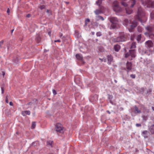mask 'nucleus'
I'll return each mask as SVG.
<instances>
[{
	"mask_svg": "<svg viewBox=\"0 0 154 154\" xmlns=\"http://www.w3.org/2000/svg\"><path fill=\"white\" fill-rule=\"evenodd\" d=\"M139 32H141L142 31V29L140 27H138L137 28Z\"/></svg>",
	"mask_w": 154,
	"mask_h": 154,
	"instance_id": "nucleus-32",
	"label": "nucleus"
},
{
	"mask_svg": "<svg viewBox=\"0 0 154 154\" xmlns=\"http://www.w3.org/2000/svg\"><path fill=\"white\" fill-rule=\"evenodd\" d=\"M122 4V5H123L125 7L127 6V4L124 2H121Z\"/></svg>",
	"mask_w": 154,
	"mask_h": 154,
	"instance_id": "nucleus-30",
	"label": "nucleus"
},
{
	"mask_svg": "<svg viewBox=\"0 0 154 154\" xmlns=\"http://www.w3.org/2000/svg\"><path fill=\"white\" fill-rule=\"evenodd\" d=\"M126 40V37L125 34L124 32L120 33L119 36L116 38L112 39L114 42H121L125 41Z\"/></svg>",
	"mask_w": 154,
	"mask_h": 154,
	"instance_id": "nucleus-2",
	"label": "nucleus"
},
{
	"mask_svg": "<svg viewBox=\"0 0 154 154\" xmlns=\"http://www.w3.org/2000/svg\"><path fill=\"white\" fill-rule=\"evenodd\" d=\"M109 20L111 23V25L110 28L111 29H115L117 28L118 25V20L115 17H110L109 18Z\"/></svg>",
	"mask_w": 154,
	"mask_h": 154,
	"instance_id": "nucleus-4",
	"label": "nucleus"
},
{
	"mask_svg": "<svg viewBox=\"0 0 154 154\" xmlns=\"http://www.w3.org/2000/svg\"><path fill=\"white\" fill-rule=\"evenodd\" d=\"M135 0H131V2H130V4H131L130 6L131 7H133L135 4Z\"/></svg>",
	"mask_w": 154,
	"mask_h": 154,
	"instance_id": "nucleus-23",
	"label": "nucleus"
},
{
	"mask_svg": "<svg viewBox=\"0 0 154 154\" xmlns=\"http://www.w3.org/2000/svg\"><path fill=\"white\" fill-rule=\"evenodd\" d=\"M152 109L153 110H154V107H152Z\"/></svg>",
	"mask_w": 154,
	"mask_h": 154,
	"instance_id": "nucleus-55",
	"label": "nucleus"
},
{
	"mask_svg": "<svg viewBox=\"0 0 154 154\" xmlns=\"http://www.w3.org/2000/svg\"><path fill=\"white\" fill-rule=\"evenodd\" d=\"M102 0H98L96 2V3L97 5H99L100 6H100H101L100 5L102 3Z\"/></svg>",
	"mask_w": 154,
	"mask_h": 154,
	"instance_id": "nucleus-25",
	"label": "nucleus"
},
{
	"mask_svg": "<svg viewBox=\"0 0 154 154\" xmlns=\"http://www.w3.org/2000/svg\"><path fill=\"white\" fill-rule=\"evenodd\" d=\"M104 8L102 6H100L99 9H97L94 11V13L97 15H98L99 14L102 13V11Z\"/></svg>",
	"mask_w": 154,
	"mask_h": 154,
	"instance_id": "nucleus-9",
	"label": "nucleus"
},
{
	"mask_svg": "<svg viewBox=\"0 0 154 154\" xmlns=\"http://www.w3.org/2000/svg\"><path fill=\"white\" fill-rule=\"evenodd\" d=\"M112 7L114 11L116 12H119L122 11V9L119 6V3L116 1L113 2Z\"/></svg>",
	"mask_w": 154,
	"mask_h": 154,
	"instance_id": "nucleus-5",
	"label": "nucleus"
},
{
	"mask_svg": "<svg viewBox=\"0 0 154 154\" xmlns=\"http://www.w3.org/2000/svg\"><path fill=\"white\" fill-rule=\"evenodd\" d=\"M105 61H106V60L104 59V62H105Z\"/></svg>",
	"mask_w": 154,
	"mask_h": 154,
	"instance_id": "nucleus-58",
	"label": "nucleus"
},
{
	"mask_svg": "<svg viewBox=\"0 0 154 154\" xmlns=\"http://www.w3.org/2000/svg\"><path fill=\"white\" fill-rule=\"evenodd\" d=\"M99 59L101 60V62H102L103 61V59H102L100 58Z\"/></svg>",
	"mask_w": 154,
	"mask_h": 154,
	"instance_id": "nucleus-49",
	"label": "nucleus"
},
{
	"mask_svg": "<svg viewBox=\"0 0 154 154\" xmlns=\"http://www.w3.org/2000/svg\"><path fill=\"white\" fill-rule=\"evenodd\" d=\"M53 93L54 95H56L57 94L56 91L54 90H53Z\"/></svg>",
	"mask_w": 154,
	"mask_h": 154,
	"instance_id": "nucleus-41",
	"label": "nucleus"
},
{
	"mask_svg": "<svg viewBox=\"0 0 154 154\" xmlns=\"http://www.w3.org/2000/svg\"><path fill=\"white\" fill-rule=\"evenodd\" d=\"M96 20L97 21L99 20H101L102 21H103L104 20V18L101 16L99 15H96Z\"/></svg>",
	"mask_w": 154,
	"mask_h": 154,
	"instance_id": "nucleus-20",
	"label": "nucleus"
},
{
	"mask_svg": "<svg viewBox=\"0 0 154 154\" xmlns=\"http://www.w3.org/2000/svg\"><path fill=\"white\" fill-rule=\"evenodd\" d=\"M9 104L11 106H13V103L12 102H10L9 103Z\"/></svg>",
	"mask_w": 154,
	"mask_h": 154,
	"instance_id": "nucleus-46",
	"label": "nucleus"
},
{
	"mask_svg": "<svg viewBox=\"0 0 154 154\" xmlns=\"http://www.w3.org/2000/svg\"><path fill=\"white\" fill-rule=\"evenodd\" d=\"M107 112L109 114H110V112H109V111H107Z\"/></svg>",
	"mask_w": 154,
	"mask_h": 154,
	"instance_id": "nucleus-52",
	"label": "nucleus"
},
{
	"mask_svg": "<svg viewBox=\"0 0 154 154\" xmlns=\"http://www.w3.org/2000/svg\"><path fill=\"white\" fill-rule=\"evenodd\" d=\"M31 16V15L30 14H28L26 16V17L28 18H29Z\"/></svg>",
	"mask_w": 154,
	"mask_h": 154,
	"instance_id": "nucleus-42",
	"label": "nucleus"
},
{
	"mask_svg": "<svg viewBox=\"0 0 154 154\" xmlns=\"http://www.w3.org/2000/svg\"><path fill=\"white\" fill-rule=\"evenodd\" d=\"M135 53L134 50H130L128 52L125 54V57H127L131 56L132 58H134L135 57Z\"/></svg>",
	"mask_w": 154,
	"mask_h": 154,
	"instance_id": "nucleus-7",
	"label": "nucleus"
},
{
	"mask_svg": "<svg viewBox=\"0 0 154 154\" xmlns=\"http://www.w3.org/2000/svg\"><path fill=\"white\" fill-rule=\"evenodd\" d=\"M2 75H3V76H4L5 74V73L4 72H2Z\"/></svg>",
	"mask_w": 154,
	"mask_h": 154,
	"instance_id": "nucleus-48",
	"label": "nucleus"
},
{
	"mask_svg": "<svg viewBox=\"0 0 154 154\" xmlns=\"http://www.w3.org/2000/svg\"><path fill=\"white\" fill-rule=\"evenodd\" d=\"M7 12L8 13V14H9V13H10V10H9V8L7 10Z\"/></svg>",
	"mask_w": 154,
	"mask_h": 154,
	"instance_id": "nucleus-44",
	"label": "nucleus"
},
{
	"mask_svg": "<svg viewBox=\"0 0 154 154\" xmlns=\"http://www.w3.org/2000/svg\"><path fill=\"white\" fill-rule=\"evenodd\" d=\"M45 6L44 5H42L39 6V8H40L41 10H42L45 8Z\"/></svg>",
	"mask_w": 154,
	"mask_h": 154,
	"instance_id": "nucleus-31",
	"label": "nucleus"
},
{
	"mask_svg": "<svg viewBox=\"0 0 154 154\" xmlns=\"http://www.w3.org/2000/svg\"><path fill=\"white\" fill-rule=\"evenodd\" d=\"M48 34L50 36H51V32H48Z\"/></svg>",
	"mask_w": 154,
	"mask_h": 154,
	"instance_id": "nucleus-47",
	"label": "nucleus"
},
{
	"mask_svg": "<svg viewBox=\"0 0 154 154\" xmlns=\"http://www.w3.org/2000/svg\"><path fill=\"white\" fill-rule=\"evenodd\" d=\"M1 90H2V94H3L4 93V89L2 87L1 88Z\"/></svg>",
	"mask_w": 154,
	"mask_h": 154,
	"instance_id": "nucleus-40",
	"label": "nucleus"
},
{
	"mask_svg": "<svg viewBox=\"0 0 154 154\" xmlns=\"http://www.w3.org/2000/svg\"><path fill=\"white\" fill-rule=\"evenodd\" d=\"M145 53L148 55H150L151 54V52L149 50H147L145 52Z\"/></svg>",
	"mask_w": 154,
	"mask_h": 154,
	"instance_id": "nucleus-26",
	"label": "nucleus"
},
{
	"mask_svg": "<svg viewBox=\"0 0 154 154\" xmlns=\"http://www.w3.org/2000/svg\"><path fill=\"white\" fill-rule=\"evenodd\" d=\"M153 44L152 42L150 40L146 41L145 42V47L147 49H149L153 47Z\"/></svg>",
	"mask_w": 154,
	"mask_h": 154,
	"instance_id": "nucleus-8",
	"label": "nucleus"
},
{
	"mask_svg": "<svg viewBox=\"0 0 154 154\" xmlns=\"http://www.w3.org/2000/svg\"><path fill=\"white\" fill-rule=\"evenodd\" d=\"M132 64L131 63L128 62L126 64V68L127 69L129 70H130L132 68Z\"/></svg>",
	"mask_w": 154,
	"mask_h": 154,
	"instance_id": "nucleus-15",
	"label": "nucleus"
},
{
	"mask_svg": "<svg viewBox=\"0 0 154 154\" xmlns=\"http://www.w3.org/2000/svg\"><path fill=\"white\" fill-rule=\"evenodd\" d=\"M141 35L140 34L138 35L137 36V39L138 42H140L141 40Z\"/></svg>",
	"mask_w": 154,
	"mask_h": 154,
	"instance_id": "nucleus-24",
	"label": "nucleus"
},
{
	"mask_svg": "<svg viewBox=\"0 0 154 154\" xmlns=\"http://www.w3.org/2000/svg\"><path fill=\"white\" fill-rule=\"evenodd\" d=\"M91 33L92 35H94V32H92Z\"/></svg>",
	"mask_w": 154,
	"mask_h": 154,
	"instance_id": "nucleus-51",
	"label": "nucleus"
},
{
	"mask_svg": "<svg viewBox=\"0 0 154 154\" xmlns=\"http://www.w3.org/2000/svg\"><path fill=\"white\" fill-rule=\"evenodd\" d=\"M90 20L89 19H86V20H85V25H86L87 24V22H90Z\"/></svg>",
	"mask_w": 154,
	"mask_h": 154,
	"instance_id": "nucleus-38",
	"label": "nucleus"
},
{
	"mask_svg": "<svg viewBox=\"0 0 154 154\" xmlns=\"http://www.w3.org/2000/svg\"><path fill=\"white\" fill-rule=\"evenodd\" d=\"M114 48L116 51H118L120 49V47L119 45H114Z\"/></svg>",
	"mask_w": 154,
	"mask_h": 154,
	"instance_id": "nucleus-19",
	"label": "nucleus"
},
{
	"mask_svg": "<svg viewBox=\"0 0 154 154\" xmlns=\"http://www.w3.org/2000/svg\"><path fill=\"white\" fill-rule=\"evenodd\" d=\"M146 30L147 31V32H146L145 33V34L146 35L147 34H152V28L150 26H148L146 27Z\"/></svg>",
	"mask_w": 154,
	"mask_h": 154,
	"instance_id": "nucleus-11",
	"label": "nucleus"
},
{
	"mask_svg": "<svg viewBox=\"0 0 154 154\" xmlns=\"http://www.w3.org/2000/svg\"><path fill=\"white\" fill-rule=\"evenodd\" d=\"M146 3L147 7L154 8V1L151 2L150 0H148Z\"/></svg>",
	"mask_w": 154,
	"mask_h": 154,
	"instance_id": "nucleus-10",
	"label": "nucleus"
},
{
	"mask_svg": "<svg viewBox=\"0 0 154 154\" xmlns=\"http://www.w3.org/2000/svg\"><path fill=\"white\" fill-rule=\"evenodd\" d=\"M31 102H30V103H28V104L29 105H31Z\"/></svg>",
	"mask_w": 154,
	"mask_h": 154,
	"instance_id": "nucleus-54",
	"label": "nucleus"
},
{
	"mask_svg": "<svg viewBox=\"0 0 154 154\" xmlns=\"http://www.w3.org/2000/svg\"><path fill=\"white\" fill-rule=\"evenodd\" d=\"M134 112L135 113H140L141 112V111L136 106H134Z\"/></svg>",
	"mask_w": 154,
	"mask_h": 154,
	"instance_id": "nucleus-14",
	"label": "nucleus"
},
{
	"mask_svg": "<svg viewBox=\"0 0 154 154\" xmlns=\"http://www.w3.org/2000/svg\"><path fill=\"white\" fill-rule=\"evenodd\" d=\"M54 42H60V40H55L54 41Z\"/></svg>",
	"mask_w": 154,
	"mask_h": 154,
	"instance_id": "nucleus-45",
	"label": "nucleus"
},
{
	"mask_svg": "<svg viewBox=\"0 0 154 154\" xmlns=\"http://www.w3.org/2000/svg\"><path fill=\"white\" fill-rule=\"evenodd\" d=\"M124 23L129 29H132L137 25V22L136 21L134 20L131 23V21L127 19H125L124 20ZM129 30L130 31V30ZM130 32L131 31H130Z\"/></svg>",
	"mask_w": 154,
	"mask_h": 154,
	"instance_id": "nucleus-1",
	"label": "nucleus"
},
{
	"mask_svg": "<svg viewBox=\"0 0 154 154\" xmlns=\"http://www.w3.org/2000/svg\"><path fill=\"white\" fill-rule=\"evenodd\" d=\"M149 131L152 134H154V125H152L149 127Z\"/></svg>",
	"mask_w": 154,
	"mask_h": 154,
	"instance_id": "nucleus-13",
	"label": "nucleus"
},
{
	"mask_svg": "<svg viewBox=\"0 0 154 154\" xmlns=\"http://www.w3.org/2000/svg\"><path fill=\"white\" fill-rule=\"evenodd\" d=\"M14 31V29H12L11 30V34H12L13 33V32Z\"/></svg>",
	"mask_w": 154,
	"mask_h": 154,
	"instance_id": "nucleus-50",
	"label": "nucleus"
},
{
	"mask_svg": "<svg viewBox=\"0 0 154 154\" xmlns=\"http://www.w3.org/2000/svg\"><path fill=\"white\" fill-rule=\"evenodd\" d=\"M36 40L37 42H38L39 43L40 42V38L39 37H37L36 38Z\"/></svg>",
	"mask_w": 154,
	"mask_h": 154,
	"instance_id": "nucleus-39",
	"label": "nucleus"
},
{
	"mask_svg": "<svg viewBox=\"0 0 154 154\" xmlns=\"http://www.w3.org/2000/svg\"><path fill=\"white\" fill-rule=\"evenodd\" d=\"M52 143L53 141L51 140H49L47 142V146L48 147H52Z\"/></svg>",
	"mask_w": 154,
	"mask_h": 154,
	"instance_id": "nucleus-17",
	"label": "nucleus"
},
{
	"mask_svg": "<svg viewBox=\"0 0 154 154\" xmlns=\"http://www.w3.org/2000/svg\"><path fill=\"white\" fill-rule=\"evenodd\" d=\"M150 17L151 18H154V11H153L151 13Z\"/></svg>",
	"mask_w": 154,
	"mask_h": 154,
	"instance_id": "nucleus-29",
	"label": "nucleus"
},
{
	"mask_svg": "<svg viewBox=\"0 0 154 154\" xmlns=\"http://www.w3.org/2000/svg\"><path fill=\"white\" fill-rule=\"evenodd\" d=\"M112 60L113 59L111 55H109L108 56V61L109 64H110Z\"/></svg>",
	"mask_w": 154,
	"mask_h": 154,
	"instance_id": "nucleus-21",
	"label": "nucleus"
},
{
	"mask_svg": "<svg viewBox=\"0 0 154 154\" xmlns=\"http://www.w3.org/2000/svg\"><path fill=\"white\" fill-rule=\"evenodd\" d=\"M130 77L133 79H135L136 77L135 75L131 74L130 75Z\"/></svg>",
	"mask_w": 154,
	"mask_h": 154,
	"instance_id": "nucleus-35",
	"label": "nucleus"
},
{
	"mask_svg": "<svg viewBox=\"0 0 154 154\" xmlns=\"http://www.w3.org/2000/svg\"><path fill=\"white\" fill-rule=\"evenodd\" d=\"M62 36V34H61V35H60V36Z\"/></svg>",
	"mask_w": 154,
	"mask_h": 154,
	"instance_id": "nucleus-57",
	"label": "nucleus"
},
{
	"mask_svg": "<svg viewBox=\"0 0 154 154\" xmlns=\"http://www.w3.org/2000/svg\"><path fill=\"white\" fill-rule=\"evenodd\" d=\"M55 130L57 132L60 133H62L64 132L63 128L62 125L60 123H57L56 124Z\"/></svg>",
	"mask_w": 154,
	"mask_h": 154,
	"instance_id": "nucleus-6",
	"label": "nucleus"
},
{
	"mask_svg": "<svg viewBox=\"0 0 154 154\" xmlns=\"http://www.w3.org/2000/svg\"><path fill=\"white\" fill-rule=\"evenodd\" d=\"M4 42V41L3 40L1 41V42H0V47H1L2 45L3 44Z\"/></svg>",
	"mask_w": 154,
	"mask_h": 154,
	"instance_id": "nucleus-37",
	"label": "nucleus"
},
{
	"mask_svg": "<svg viewBox=\"0 0 154 154\" xmlns=\"http://www.w3.org/2000/svg\"><path fill=\"white\" fill-rule=\"evenodd\" d=\"M114 82L116 83H117V81L116 80H114Z\"/></svg>",
	"mask_w": 154,
	"mask_h": 154,
	"instance_id": "nucleus-53",
	"label": "nucleus"
},
{
	"mask_svg": "<svg viewBox=\"0 0 154 154\" xmlns=\"http://www.w3.org/2000/svg\"><path fill=\"white\" fill-rule=\"evenodd\" d=\"M101 35V33L100 32H98L96 33V35L97 36H100Z\"/></svg>",
	"mask_w": 154,
	"mask_h": 154,
	"instance_id": "nucleus-33",
	"label": "nucleus"
},
{
	"mask_svg": "<svg viewBox=\"0 0 154 154\" xmlns=\"http://www.w3.org/2000/svg\"><path fill=\"white\" fill-rule=\"evenodd\" d=\"M126 13L128 14H130L132 12V10L129 8H125Z\"/></svg>",
	"mask_w": 154,
	"mask_h": 154,
	"instance_id": "nucleus-16",
	"label": "nucleus"
},
{
	"mask_svg": "<svg viewBox=\"0 0 154 154\" xmlns=\"http://www.w3.org/2000/svg\"><path fill=\"white\" fill-rule=\"evenodd\" d=\"M148 133V131H144L142 132V134L145 138L147 137Z\"/></svg>",
	"mask_w": 154,
	"mask_h": 154,
	"instance_id": "nucleus-22",
	"label": "nucleus"
},
{
	"mask_svg": "<svg viewBox=\"0 0 154 154\" xmlns=\"http://www.w3.org/2000/svg\"><path fill=\"white\" fill-rule=\"evenodd\" d=\"M136 126L138 127H140L141 126V124H136Z\"/></svg>",
	"mask_w": 154,
	"mask_h": 154,
	"instance_id": "nucleus-43",
	"label": "nucleus"
},
{
	"mask_svg": "<svg viewBox=\"0 0 154 154\" xmlns=\"http://www.w3.org/2000/svg\"><path fill=\"white\" fill-rule=\"evenodd\" d=\"M35 122H32V128H35Z\"/></svg>",
	"mask_w": 154,
	"mask_h": 154,
	"instance_id": "nucleus-28",
	"label": "nucleus"
},
{
	"mask_svg": "<svg viewBox=\"0 0 154 154\" xmlns=\"http://www.w3.org/2000/svg\"><path fill=\"white\" fill-rule=\"evenodd\" d=\"M8 95H7L6 97V99H5V101L6 102V103H8Z\"/></svg>",
	"mask_w": 154,
	"mask_h": 154,
	"instance_id": "nucleus-36",
	"label": "nucleus"
},
{
	"mask_svg": "<svg viewBox=\"0 0 154 154\" xmlns=\"http://www.w3.org/2000/svg\"><path fill=\"white\" fill-rule=\"evenodd\" d=\"M19 60L17 58H16L15 59H14V61L15 63H17L18 62Z\"/></svg>",
	"mask_w": 154,
	"mask_h": 154,
	"instance_id": "nucleus-34",
	"label": "nucleus"
},
{
	"mask_svg": "<svg viewBox=\"0 0 154 154\" xmlns=\"http://www.w3.org/2000/svg\"><path fill=\"white\" fill-rule=\"evenodd\" d=\"M30 114V111L28 110L23 111L22 112V114L23 116H25L26 115H29Z\"/></svg>",
	"mask_w": 154,
	"mask_h": 154,
	"instance_id": "nucleus-18",
	"label": "nucleus"
},
{
	"mask_svg": "<svg viewBox=\"0 0 154 154\" xmlns=\"http://www.w3.org/2000/svg\"><path fill=\"white\" fill-rule=\"evenodd\" d=\"M131 40H133V38H132V37H131Z\"/></svg>",
	"mask_w": 154,
	"mask_h": 154,
	"instance_id": "nucleus-56",
	"label": "nucleus"
},
{
	"mask_svg": "<svg viewBox=\"0 0 154 154\" xmlns=\"http://www.w3.org/2000/svg\"><path fill=\"white\" fill-rule=\"evenodd\" d=\"M76 57L78 60H80L82 62H83V57L81 54H77L76 55Z\"/></svg>",
	"mask_w": 154,
	"mask_h": 154,
	"instance_id": "nucleus-12",
	"label": "nucleus"
},
{
	"mask_svg": "<svg viewBox=\"0 0 154 154\" xmlns=\"http://www.w3.org/2000/svg\"><path fill=\"white\" fill-rule=\"evenodd\" d=\"M136 47L135 43L133 42L132 44L131 48H135Z\"/></svg>",
	"mask_w": 154,
	"mask_h": 154,
	"instance_id": "nucleus-27",
	"label": "nucleus"
},
{
	"mask_svg": "<svg viewBox=\"0 0 154 154\" xmlns=\"http://www.w3.org/2000/svg\"><path fill=\"white\" fill-rule=\"evenodd\" d=\"M145 13L142 8H138L137 18L142 23L143 20L145 19Z\"/></svg>",
	"mask_w": 154,
	"mask_h": 154,
	"instance_id": "nucleus-3",
	"label": "nucleus"
}]
</instances>
